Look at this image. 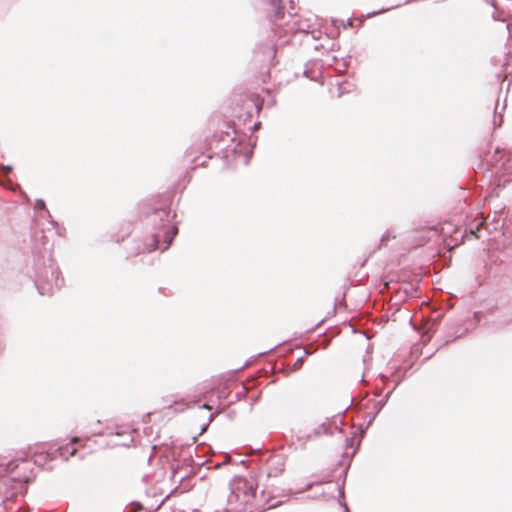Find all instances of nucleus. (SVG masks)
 Masks as SVG:
<instances>
[{"label":"nucleus","mask_w":512,"mask_h":512,"mask_svg":"<svg viewBox=\"0 0 512 512\" xmlns=\"http://www.w3.org/2000/svg\"><path fill=\"white\" fill-rule=\"evenodd\" d=\"M254 110L258 111V108L252 100L237 104L232 109L229 118L224 120L225 128H241L242 126H247V128H261V122L259 120L252 121Z\"/></svg>","instance_id":"f257e3e1"},{"label":"nucleus","mask_w":512,"mask_h":512,"mask_svg":"<svg viewBox=\"0 0 512 512\" xmlns=\"http://www.w3.org/2000/svg\"><path fill=\"white\" fill-rule=\"evenodd\" d=\"M287 28L284 30L286 35L282 44L294 45L297 41L299 44L303 42L301 37H308L311 35L313 40L320 38L321 32L311 28L309 20L297 19L292 23L286 24Z\"/></svg>","instance_id":"f03ea898"},{"label":"nucleus","mask_w":512,"mask_h":512,"mask_svg":"<svg viewBox=\"0 0 512 512\" xmlns=\"http://www.w3.org/2000/svg\"><path fill=\"white\" fill-rule=\"evenodd\" d=\"M250 134L244 130L233 129L231 132L226 131L224 134L231 138L232 141L237 140L238 143L232 147V151L240 158L243 164H248L250 156L252 155L253 148L256 144V138L252 134V130H248Z\"/></svg>","instance_id":"7ed1b4c3"},{"label":"nucleus","mask_w":512,"mask_h":512,"mask_svg":"<svg viewBox=\"0 0 512 512\" xmlns=\"http://www.w3.org/2000/svg\"><path fill=\"white\" fill-rule=\"evenodd\" d=\"M324 64L320 59H311L304 65L302 75L311 81L324 85Z\"/></svg>","instance_id":"20e7f679"},{"label":"nucleus","mask_w":512,"mask_h":512,"mask_svg":"<svg viewBox=\"0 0 512 512\" xmlns=\"http://www.w3.org/2000/svg\"><path fill=\"white\" fill-rule=\"evenodd\" d=\"M266 2L271 7L272 11L269 15L270 21L275 25H280V22L285 18V5L283 0H266Z\"/></svg>","instance_id":"39448f33"},{"label":"nucleus","mask_w":512,"mask_h":512,"mask_svg":"<svg viewBox=\"0 0 512 512\" xmlns=\"http://www.w3.org/2000/svg\"><path fill=\"white\" fill-rule=\"evenodd\" d=\"M51 276L54 278L53 282L46 283L43 280L37 281V289L41 294H51L55 289H59L62 285V280L59 279V272L57 270L50 271Z\"/></svg>","instance_id":"423d86ee"},{"label":"nucleus","mask_w":512,"mask_h":512,"mask_svg":"<svg viewBox=\"0 0 512 512\" xmlns=\"http://www.w3.org/2000/svg\"><path fill=\"white\" fill-rule=\"evenodd\" d=\"M177 232H178V229L176 226H173L169 230L165 231V233H164L165 246L162 248V251H165L169 248V246L171 245L173 238L175 237Z\"/></svg>","instance_id":"0eeeda50"},{"label":"nucleus","mask_w":512,"mask_h":512,"mask_svg":"<svg viewBox=\"0 0 512 512\" xmlns=\"http://www.w3.org/2000/svg\"><path fill=\"white\" fill-rule=\"evenodd\" d=\"M410 2H411V0H405V1H404V4H408V3H410ZM402 5H403V3H398V4L392 5V6L387 7V8H381V9H379V10H376V11H372V12L367 13L366 17H367V18H371V17H374V16H376V15L383 14V13H386V12H388V11H390V10H393V9L399 8V7H401Z\"/></svg>","instance_id":"6e6552de"},{"label":"nucleus","mask_w":512,"mask_h":512,"mask_svg":"<svg viewBox=\"0 0 512 512\" xmlns=\"http://www.w3.org/2000/svg\"><path fill=\"white\" fill-rule=\"evenodd\" d=\"M157 248H158V239L156 237H153L152 244L144 251L152 252V251L156 250Z\"/></svg>","instance_id":"1a4fd4ad"},{"label":"nucleus","mask_w":512,"mask_h":512,"mask_svg":"<svg viewBox=\"0 0 512 512\" xmlns=\"http://www.w3.org/2000/svg\"><path fill=\"white\" fill-rule=\"evenodd\" d=\"M34 208L35 210H45V202L42 199H37Z\"/></svg>","instance_id":"9d476101"},{"label":"nucleus","mask_w":512,"mask_h":512,"mask_svg":"<svg viewBox=\"0 0 512 512\" xmlns=\"http://www.w3.org/2000/svg\"><path fill=\"white\" fill-rule=\"evenodd\" d=\"M269 52L272 54V58H275V45H271L268 47Z\"/></svg>","instance_id":"9b49d317"},{"label":"nucleus","mask_w":512,"mask_h":512,"mask_svg":"<svg viewBox=\"0 0 512 512\" xmlns=\"http://www.w3.org/2000/svg\"><path fill=\"white\" fill-rule=\"evenodd\" d=\"M321 48H325L323 44H317L314 46V50H320Z\"/></svg>","instance_id":"f8f14e48"},{"label":"nucleus","mask_w":512,"mask_h":512,"mask_svg":"<svg viewBox=\"0 0 512 512\" xmlns=\"http://www.w3.org/2000/svg\"><path fill=\"white\" fill-rule=\"evenodd\" d=\"M77 441H78V437H73V438H71V442H72V443H76Z\"/></svg>","instance_id":"ddd939ff"},{"label":"nucleus","mask_w":512,"mask_h":512,"mask_svg":"<svg viewBox=\"0 0 512 512\" xmlns=\"http://www.w3.org/2000/svg\"><path fill=\"white\" fill-rule=\"evenodd\" d=\"M75 453H76V449L74 448V449H72V450L70 451L69 455H70V456H73Z\"/></svg>","instance_id":"4468645a"},{"label":"nucleus","mask_w":512,"mask_h":512,"mask_svg":"<svg viewBox=\"0 0 512 512\" xmlns=\"http://www.w3.org/2000/svg\"><path fill=\"white\" fill-rule=\"evenodd\" d=\"M337 85L339 86V87H338V90H340V93H339V95H340V94H342V93H343L342 88H341V84H340V83H337Z\"/></svg>","instance_id":"2eb2a0df"},{"label":"nucleus","mask_w":512,"mask_h":512,"mask_svg":"<svg viewBox=\"0 0 512 512\" xmlns=\"http://www.w3.org/2000/svg\"><path fill=\"white\" fill-rule=\"evenodd\" d=\"M500 125H501V124H497V123L494 121V123H493V127H492V128H493V129H496V128H497L498 126H500Z\"/></svg>","instance_id":"dca6fc26"},{"label":"nucleus","mask_w":512,"mask_h":512,"mask_svg":"<svg viewBox=\"0 0 512 512\" xmlns=\"http://www.w3.org/2000/svg\"><path fill=\"white\" fill-rule=\"evenodd\" d=\"M288 14H289V17H290V18H293V17L296 15V13H292V12H290V11L288 12Z\"/></svg>","instance_id":"f3484780"},{"label":"nucleus","mask_w":512,"mask_h":512,"mask_svg":"<svg viewBox=\"0 0 512 512\" xmlns=\"http://www.w3.org/2000/svg\"><path fill=\"white\" fill-rule=\"evenodd\" d=\"M4 169L7 170V171H11L12 167L11 166H6V167H4Z\"/></svg>","instance_id":"a211bd4d"},{"label":"nucleus","mask_w":512,"mask_h":512,"mask_svg":"<svg viewBox=\"0 0 512 512\" xmlns=\"http://www.w3.org/2000/svg\"><path fill=\"white\" fill-rule=\"evenodd\" d=\"M492 17H493L494 20H499L495 13H493Z\"/></svg>","instance_id":"6ab92c4d"},{"label":"nucleus","mask_w":512,"mask_h":512,"mask_svg":"<svg viewBox=\"0 0 512 512\" xmlns=\"http://www.w3.org/2000/svg\"><path fill=\"white\" fill-rule=\"evenodd\" d=\"M203 408H206V409H210L209 405L208 404H203L202 405Z\"/></svg>","instance_id":"aec40b11"},{"label":"nucleus","mask_w":512,"mask_h":512,"mask_svg":"<svg viewBox=\"0 0 512 512\" xmlns=\"http://www.w3.org/2000/svg\"><path fill=\"white\" fill-rule=\"evenodd\" d=\"M346 25L347 26H351V20L350 19L347 20Z\"/></svg>","instance_id":"412c9836"}]
</instances>
